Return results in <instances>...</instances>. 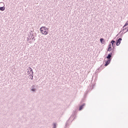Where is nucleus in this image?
I'll return each instance as SVG.
<instances>
[{"label":"nucleus","instance_id":"1","mask_svg":"<svg viewBox=\"0 0 128 128\" xmlns=\"http://www.w3.org/2000/svg\"><path fill=\"white\" fill-rule=\"evenodd\" d=\"M40 30L42 34H48V32L46 31V30H48V28H46V26H42Z\"/></svg>","mask_w":128,"mask_h":128},{"label":"nucleus","instance_id":"2","mask_svg":"<svg viewBox=\"0 0 128 128\" xmlns=\"http://www.w3.org/2000/svg\"><path fill=\"white\" fill-rule=\"evenodd\" d=\"M114 50L113 49L111 52L108 54L106 57L108 60H112V54H114Z\"/></svg>","mask_w":128,"mask_h":128},{"label":"nucleus","instance_id":"3","mask_svg":"<svg viewBox=\"0 0 128 128\" xmlns=\"http://www.w3.org/2000/svg\"><path fill=\"white\" fill-rule=\"evenodd\" d=\"M28 76H30L31 74H34V71H32V68L30 67H28L27 69Z\"/></svg>","mask_w":128,"mask_h":128},{"label":"nucleus","instance_id":"4","mask_svg":"<svg viewBox=\"0 0 128 128\" xmlns=\"http://www.w3.org/2000/svg\"><path fill=\"white\" fill-rule=\"evenodd\" d=\"M122 40V38H119L118 40H116V46H118L120 44Z\"/></svg>","mask_w":128,"mask_h":128},{"label":"nucleus","instance_id":"5","mask_svg":"<svg viewBox=\"0 0 128 128\" xmlns=\"http://www.w3.org/2000/svg\"><path fill=\"white\" fill-rule=\"evenodd\" d=\"M30 35L27 38V42H28V40H32V38L34 36V34H32V31L30 32Z\"/></svg>","mask_w":128,"mask_h":128},{"label":"nucleus","instance_id":"6","mask_svg":"<svg viewBox=\"0 0 128 128\" xmlns=\"http://www.w3.org/2000/svg\"><path fill=\"white\" fill-rule=\"evenodd\" d=\"M110 44H112V46L113 48L112 50H114V48H116V41L114 40H112L110 42Z\"/></svg>","mask_w":128,"mask_h":128},{"label":"nucleus","instance_id":"7","mask_svg":"<svg viewBox=\"0 0 128 128\" xmlns=\"http://www.w3.org/2000/svg\"><path fill=\"white\" fill-rule=\"evenodd\" d=\"M110 62H112V60H110L108 59L107 60V61H106L104 66H108V64H110Z\"/></svg>","mask_w":128,"mask_h":128},{"label":"nucleus","instance_id":"8","mask_svg":"<svg viewBox=\"0 0 128 128\" xmlns=\"http://www.w3.org/2000/svg\"><path fill=\"white\" fill-rule=\"evenodd\" d=\"M112 44H110L108 46L107 52H112Z\"/></svg>","mask_w":128,"mask_h":128},{"label":"nucleus","instance_id":"9","mask_svg":"<svg viewBox=\"0 0 128 128\" xmlns=\"http://www.w3.org/2000/svg\"><path fill=\"white\" fill-rule=\"evenodd\" d=\"M31 90L32 92H36V85H32L31 87Z\"/></svg>","mask_w":128,"mask_h":128},{"label":"nucleus","instance_id":"10","mask_svg":"<svg viewBox=\"0 0 128 128\" xmlns=\"http://www.w3.org/2000/svg\"><path fill=\"white\" fill-rule=\"evenodd\" d=\"M85 105H86V104L84 103L82 104L79 107V110H82L84 108V106Z\"/></svg>","mask_w":128,"mask_h":128},{"label":"nucleus","instance_id":"11","mask_svg":"<svg viewBox=\"0 0 128 128\" xmlns=\"http://www.w3.org/2000/svg\"><path fill=\"white\" fill-rule=\"evenodd\" d=\"M6 10V7L4 6L0 7V10H1V12H4V10Z\"/></svg>","mask_w":128,"mask_h":128},{"label":"nucleus","instance_id":"12","mask_svg":"<svg viewBox=\"0 0 128 128\" xmlns=\"http://www.w3.org/2000/svg\"><path fill=\"white\" fill-rule=\"evenodd\" d=\"M100 42L101 44H104V38H100Z\"/></svg>","mask_w":128,"mask_h":128},{"label":"nucleus","instance_id":"13","mask_svg":"<svg viewBox=\"0 0 128 128\" xmlns=\"http://www.w3.org/2000/svg\"><path fill=\"white\" fill-rule=\"evenodd\" d=\"M128 26V21H127V22L125 23V24H124V28H126V26Z\"/></svg>","mask_w":128,"mask_h":128},{"label":"nucleus","instance_id":"14","mask_svg":"<svg viewBox=\"0 0 128 128\" xmlns=\"http://www.w3.org/2000/svg\"><path fill=\"white\" fill-rule=\"evenodd\" d=\"M72 116H74V118L73 120H74V118H76V113H74V114H72V116H70V118H72Z\"/></svg>","mask_w":128,"mask_h":128},{"label":"nucleus","instance_id":"15","mask_svg":"<svg viewBox=\"0 0 128 128\" xmlns=\"http://www.w3.org/2000/svg\"><path fill=\"white\" fill-rule=\"evenodd\" d=\"M56 128V123L53 124V128Z\"/></svg>","mask_w":128,"mask_h":128},{"label":"nucleus","instance_id":"16","mask_svg":"<svg viewBox=\"0 0 128 128\" xmlns=\"http://www.w3.org/2000/svg\"><path fill=\"white\" fill-rule=\"evenodd\" d=\"M68 120H70V118L66 122L65 126H68Z\"/></svg>","mask_w":128,"mask_h":128},{"label":"nucleus","instance_id":"17","mask_svg":"<svg viewBox=\"0 0 128 128\" xmlns=\"http://www.w3.org/2000/svg\"><path fill=\"white\" fill-rule=\"evenodd\" d=\"M29 76H31V80H34V74L29 75Z\"/></svg>","mask_w":128,"mask_h":128},{"label":"nucleus","instance_id":"18","mask_svg":"<svg viewBox=\"0 0 128 128\" xmlns=\"http://www.w3.org/2000/svg\"><path fill=\"white\" fill-rule=\"evenodd\" d=\"M124 26H123V27H122V28L121 29L120 32H122H122H124Z\"/></svg>","mask_w":128,"mask_h":128},{"label":"nucleus","instance_id":"19","mask_svg":"<svg viewBox=\"0 0 128 128\" xmlns=\"http://www.w3.org/2000/svg\"><path fill=\"white\" fill-rule=\"evenodd\" d=\"M84 98H86V96H84V99H82V100L81 102H84Z\"/></svg>","mask_w":128,"mask_h":128},{"label":"nucleus","instance_id":"20","mask_svg":"<svg viewBox=\"0 0 128 128\" xmlns=\"http://www.w3.org/2000/svg\"><path fill=\"white\" fill-rule=\"evenodd\" d=\"M32 40H34V41L36 40V38L34 37L32 38Z\"/></svg>","mask_w":128,"mask_h":128},{"label":"nucleus","instance_id":"21","mask_svg":"<svg viewBox=\"0 0 128 128\" xmlns=\"http://www.w3.org/2000/svg\"><path fill=\"white\" fill-rule=\"evenodd\" d=\"M126 34V32H122V34Z\"/></svg>","mask_w":128,"mask_h":128},{"label":"nucleus","instance_id":"22","mask_svg":"<svg viewBox=\"0 0 128 128\" xmlns=\"http://www.w3.org/2000/svg\"><path fill=\"white\" fill-rule=\"evenodd\" d=\"M126 28H124V30H126Z\"/></svg>","mask_w":128,"mask_h":128},{"label":"nucleus","instance_id":"23","mask_svg":"<svg viewBox=\"0 0 128 128\" xmlns=\"http://www.w3.org/2000/svg\"><path fill=\"white\" fill-rule=\"evenodd\" d=\"M128 32V28L127 29L126 32Z\"/></svg>","mask_w":128,"mask_h":128},{"label":"nucleus","instance_id":"24","mask_svg":"<svg viewBox=\"0 0 128 128\" xmlns=\"http://www.w3.org/2000/svg\"><path fill=\"white\" fill-rule=\"evenodd\" d=\"M100 70V68H98V69L97 70H96V72H98V70Z\"/></svg>","mask_w":128,"mask_h":128},{"label":"nucleus","instance_id":"25","mask_svg":"<svg viewBox=\"0 0 128 128\" xmlns=\"http://www.w3.org/2000/svg\"><path fill=\"white\" fill-rule=\"evenodd\" d=\"M74 112H76V110H74Z\"/></svg>","mask_w":128,"mask_h":128},{"label":"nucleus","instance_id":"26","mask_svg":"<svg viewBox=\"0 0 128 128\" xmlns=\"http://www.w3.org/2000/svg\"><path fill=\"white\" fill-rule=\"evenodd\" d=\"M102 66H100V68H102Z\"/></svg>","mask_w":128,"mask_h":128},{"label":"nucleus","instance_id":"27","mask_svg":"<svg viewBox=\"0 0 128 128\" xmlns=\"http://www.w3.org/2000/svg\"><path fill=\"white\" fill-rule=\"evenodd\" d=\"M30 44H32V41H30Z\"/></svg>","mask_w":128,"mask_h":128},{"label":"nucleus","instance_id":"28","mask_svg":"<svg viewBox=\"0 0 128 128\" xmlns=\"http://www.w3.org/2000/svg\"><path fill=\"white\" fill-rule=\"evenodd\" d=\"M119 34H120V32Z\"/></svg>","mask_w":128,"mask_h":128}]
</instances>
